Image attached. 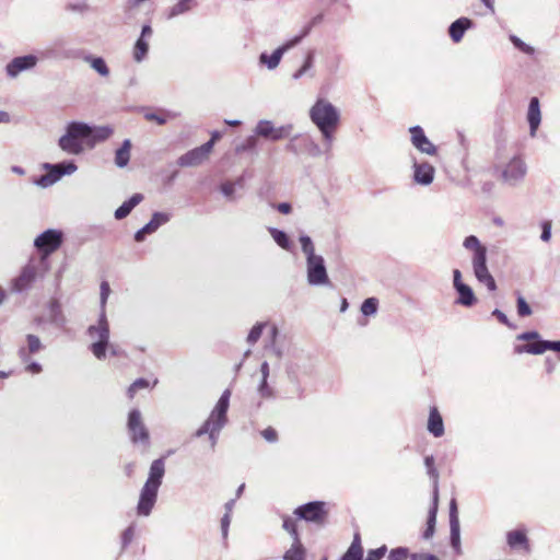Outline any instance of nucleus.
<instances>
[{
    "mask_svg": "<svg viewBox=\"0 0 560 560\" xmlns=\"http://www.w3.org/2000/svg\"><path fill=\"white\" fill-rule=\"evenodd\" d=\"M213 145H214V142L213 140H208L206 143H203L202 145L200 147H197L199 152L201 153L202 158L205 160L208 159L209 154L211 153L212 149H213Z\"/></svg>",
    "mask_w": 560,
    "mask_h": 560,
    "instance_id": "60",
    "label": "nucleus"
},
{
    "mask_svg": "<svg viewBox=\"0 0 560 560\" xmlns=\"http://www.w3.org/2000/svg\"><path fill=\"white\" fill-rule=\"evenodd\" d=\"M282 57V54L277 48L273 50L271 55H268L267 52H261L259 55V62L261 65H265L269 70H273L279 66Z\"/></svg>",
    "mask_w": 560,
    "mask_h": 560,
    "instance_id": "35",
    "label": "nucleus"
},
{
    "mask_svg": "<svg viewBox=\"0 0 560 560\" xmlns=\"http://www.w3.org/2000/svg\"><path fill=\"white\" fill-rule=\"evenodd\" d=\"M305 549L300 540L293 541L292 546L283 555V560H304Z\"/></svg>",
    "mask_w": 560,
    "mask_h": 560,
    "instance_id": "38",
    "label": "nucleus"
},
{
    "mask_svg": "<svg viewBox=\"0 0 560 560\" xmlns=\"http://www.w3.org/2000/svg\"><path fill=\"white\" fill-rule=\"evenodd\" d=\"M144 118L149 121H155L158 125H164L166 122V118L156 113H147Z\"/></svg>",
    "mask_w": 560,
    "mask_h": 560,
    "instance_id": "63",
    "label": "nucleus"
},
{
    "mask_svg": "<svg viewBox=\"0 0 560 560\" xmlns=\"http://www.w3.org/2000/svg\"><path fill=\"white\" fill-rule=\"evenodd\" d=\"M438 502H439V493H438V490L435 489L433 491L432 506L429 510L428 520H427V525H429V526L435 527L436 513H438Z\"/></svg>",
    "mask_w": 560,
    "mask_h": 560,
    "instance_id": "44",
    "label": "nucleus"
},
{
    "mask_svg": "<svg viewBox=\"0 0 560 560\" xmlns=\"http://www.w3.org/2000/svg\"><path fill=\"white\" fill-rule=\"evenodd\" d=\"M428 431L435 438H440L444 434L443 419L435 407L430 409Z\"/></svg>",
    "mask_w": 560,
    "mask_h": 560,
    "instance_id": "25",
    "label": "nucleus"
},
{
    "mask_svg": "<svg viewBox=\"0 0 560 560\" xmlns=\"http://www.w3.org/2000/svg\"><path fill=\"white\" fill-rule=\"evenodd\" d=\"M411 560H439L436 556L432 553H412Z\"/></svg>",
    "mask_w": 560,
    "mask_h": 560,
    "instance_id": "64",
    "label": "nucleus"
},
{
    "mask_svg": "<svg viewBox=\"0 0 560 560\" xmlns=\"http://www.w3.org/2000/svg\"><path fill=\"white\" fill-rule=\"evenodd\" d=\"M363 559V548L361 546V537L359 533H355L353 536V540L345 552V555L340 558V560H362Z\"/></svg>",
    "mask_w": 560,
    "mask_h": 560,
    "instance_id": "30",
    "label": "nucleus"
},
{
    "mask_svg": "<svg viewBox=\"0 0 560 560\" xmlns=\"http://www.w3.org/2000/svg\"><path fill=\"white\" fill-rule=\"evenodd\" d=\"M300 138H302V135H296L294 137H292L289 141V143L287 144V150L294 153V154H300L302 153V147H301V143H300Z\"/></svg>",
    "mask_w": 560,
    "mask_h": 560,
    "instance_id": "53",
    "label": "nucleus"
},
{
    "mask_svg": "<svg viewBox=\"0 0 560 560\" xmlns=\"http://www.w3.org/2000/svg\"><path fill=\"white\" fill-rule=\"evenodd\" d=\"M300 143L302 147V153H307L310 156L317 158L323 153H327L325 149L322 150L319 144H317L308 135H302V138H300Z\"/></svg>",
    "mask_w": 560,
    "mask_h": 560,
    "instance_id": "29",
    "label": "nucleus"
},
{
    "mask_svg": "<svg viewBox=\"0 0 560 560\" xmlns=\"http://www.w3.org/2000/svg\"><path fill=\"white\" fill-rule=\"evenodd\" d=\"M261 435H262V438H264L267 442H270V443H275V442H277V440H278V433H277V431H276L273 428H271V427H269V428H267V429L262 430V431H261Z\"/></svg>",
    "mask_w": 560,
    "mask_h": 560,
    "instance_id": "59",
    "label": "nucleus"
},
{
    "mask_svg": "<svg viewBox=\"0 0 560 560\" xmlns=\"http://www.w3.org/2000/svg\"><path fill=\"white\" fill-rule=\"evenodd\" d=\"M222 195L229 199H232L235 192V184L232 182H225L220 186Z\"/></svg>",
    "mask_w": 560,
    "mask_h": 560,
    "instance_id": "56",
    "label": "nucleus"
},
{
    "mask_svg": "<svg viewBox=\"0 0 560 560\" xmlns=\"http://www.w3.org/2000/svg\"><path fill=\"white\" fill-rule=\"evenodd\" d=\"M408 557V549L398 547L389 552L388 560H406Z\"/></svg>",
    "mask_w": 560,
    "mask_h": 560,
    "instance_id": "54",
    "label": "nucleus"
},
{
    "mask_svg": "<svg viewBox=\"0 0 560 560\" xmlns=\"http://www.w3.org/2000/svg\"><path fill=\"white\" fill-rule=\"evenodd\" d=\"M299 242L301 244V249H302L303 254L305 255V261L318 256L315 253L314 243L308 235H306V234L300 235Z\"/></svg>",
    "mask_w": 560,
    "mask_h": 560,
    "instance_id": "36",
    "label": "nucleus"
},
{
    "mask_svg": "<svg viewBox=\"0 0 560 560\" xmlns=\"http://www.w3.org/2000/svg\"><path fill=\"white\" fill-rule=\"evenodd\" d=\"M89 124L83 121H70L66 126V132L58 140L59 148L72 155L81 154L85 147L89 148Z\"/></svg>",
    "mask_w": 560,
    "mask_h": 560,
    "instance_id": "5",
    "label": "nucleus"
},
{
    "mask_svg": "<svg viewBox=\"0 0 560 560\" xmlns=\"http://www.w3.org/2000/svg\"><path fill=\"white\" fill-rule=\"evenodd\" d=\"M164 474V458H158L153 460L150 466L148 479L140 491V497L137 504L138 515L149 516L151 514L158 500V492L162 485Z\"/></svg>",
    "mask_w": 560,
    "mask_h": 560,
    "instance_id": "2",
    "label": "nucleus"
},
{
    "mask_svg": "<svg viewBox=\"0 0 560 560\" xmlns=\"http://www.w3.org/2000/svg\"><path fill=\"white\" fill-rule=\"evenodd\" d=\"M306 280L311 287H332L329 279L325 259L322 255L305 261Z\"/></svg>",
    "mask_w": 560,
    "mask_h": 560,
    "instance_id": "8",
    "label": "nucleus"
},
{
    "mask_svg": "<svg viewBox=\"0 0 560 560\" xmlns=\"http://www.w3.org/2000/svg\"><path fill=\"white\" fill-rule=\"evenodd\" d=\"M386 552H387V547L385 545H383L376 549H371V550H369L365 560H382L383 557L386 555Z\"/></svg>",
    "mask_w": 560,
    "mask_h": 560,
    "instance_id": "51",
    "label": "nucleus"
},
{
    "mask_svg": "<svg viewBox=\"0 0 560 560\" xmlns=\"http://www.w3.org/2000/svg\"><path fill=\"white\" fill-rule=\"evenodd\" d=\"M282 527L284 530H287L291 535V537L293 538V541L300 540L294 520H292L289 516L284 517Z\"/></svg>",
    "mask_w": 560,
    "mask_h": 560,
    "instance_id": "49",
    "label": "nucleus"
},
{
    "mask_svg": "<svg viewBox=\"0 0 560 560\" xmlns=\"http://www.w3.org/2000/svg\"><path fill=\"white\" fill-rule=\"evenodd\" d=\"M47 320L56 327H63L67 323L61 305L56 299L48 304Z\"/></svg>",
    "mask_w": 560,
    "mask_h": 560,
    "instance_id": "23",
    "label": "nucleus"
},
{
    "mask_svg": "<svg viewBox=\"0 0 560 560\" xmlns=\"http://www.w3.org/2000/svg\"><path fill=\"white\" fill-rule=\"evenodd\" d=\"M127 427L132 443L149 444V432L142 421L141 412L138 409H132L129 412Z\"/></svg>",
    "mask_w": 560,
    "mask_h": 560,
    "instance_id": "14",
    "label": "nucleus"
},
{
    "mask_svg": "<svg viewBox=\"0 0 560 560\" xmlns=\"http://www.w3.org/2000/svg\"><path fill=\"white\" fill-rule=\"evenodd\" d=\"M257 147V139L255 136L247 137L241 144L236 147V152L242 153L246 151H254Z\"/></svg>",
    "mask_w": 560,
    "mask_h": 560,
    "instance_id": "48",
    "label": "nucleus"
},
{
    "mask_svg": "<svg viewBox=\"0 0 560 560\" xmlns=\"http://www.w3.org/2000/svg\"><path fill=\"white\" fill-rule=\"evenodd\" d=\"M508 544L511 548H516L518 546L527 547V537L526 534L522 530H511L506 535Z\"/></svg>",
    "mask_w": 560,
    "mask_h": 560,
    "instance_id": "39",
    "label": "nucleus"
},
{
    "mask_svg": "<svg viewBox=\"0 0 560 560\" xmlns=\"http://www.w3.org/2000/svg\"><path fill=\"white\" fill-rule=\"evenodd\" d=\"M310 118L322 133L325 151L329 152L340 121L339 110L329 101L318 98L310 109Z\"/></svg>",
    "mask_w": 560,
    "mask_h": 560,
    "instance_id": "1",
    "label": "nucleus"
},
{
    "mask_svg": "<svg viewBox=\"0 0 560 560\" xmlns=\"http://www.w3.org/2000/svg\"><path fill=\"white\" fill-rule=\"evenodd\" d=\"M149 43L147 39L138 38L133 46L132 57L136 62H142L148 55Z\"/></svg>",
    "mask_w": 560,
    "mask_h": 560,
    "instance_id": "37",
    "label": "nucleus"
},
{
    "mask_svg": "<svg viewBox=\"0 0 560 560\" xmlns=\"http://www.w3.org/2000/svg\"><path fill=\"white\" fill-rule=\"evenodd\" d=\"M133 537H135V526L130 525L124 530V533L121 535L122 549H125L132 541Z\"/></svg>",
    "mask_w": 560,
    "mask_h": 560,
    "instance_id": "55",
    "label": "nucleus"
},
{
    "mask_svg": "<svg viewBox=\"0 0 560 560\" xmlns=\"http://www.w3.org/2000/svg\"><path fill=\"white\" fill-rule=\"evenodd\" d=\"M453 285L458 294L457 304L470 307L476 303L477 299L472 289L462 281V272L458 269L453 270Z\"/></svg>",
    "mask_w": 560,
    "mask_h": 560,
    "instance_id": "16",
    "label": "nucleus"
},
{
    "mask_svg": "<svg viewBox=\"0 0 560 560\" xmlns=\"http://www.w3.org/2000/svg\"><path fill=\"white\" fill-rule=\"evenodd\" d=\"M517 314L525 317L532 314V308L523 296L517 298Z\"/></svg>",
    "mask_w": 560,
    "mask_h": 560,
    "instance_id": "52",
    "label": "nucleus"
},
{
    "mask_svg": "<svg viewBox=\"0 0 560 560\" xmlns=\"http://www.w3.org/2000/svg\"><path fill=\"white\" fill-rule=\"evenodd\" d=\"M311 31H312V25H305L299 35H296L293 38L283 43L281 46L278 47V50L283 56L287 51H289L290 49H292L293 47L299 45L301 43V40L310 34Z\"/></svg>",
    "mask_w": 560,
    "mask_h": 560,
    "instance_id": "33",
    "label": "nucleus"
},
{
    "mask_svg": "<svg viewBox=\"0 0 560 560\" xmlns=\"http://www.w3.org/2000/svg\"><path fill=\"white\" fill-rule=\"evenodd\" d=\"M450 524H459L457 503L455 499L450 502Z\"/></svg>",
    "mask_w": 560,
    "mask_h": 560,
    "instance_id": "58",
    "label": "nucleus"
},
{
    "mask_svg": "<svg viewBox=\"0 0 560 560\" xmlns=\"http://www.w3.org/2000/svg\"><path fill=\"white\" fill-rule=\"evenodd\" d=\"M294 515L306 522L322 524L327 516L325 502L313 501L302 504L294 510Z\"/></svg>",
    "mask_w": 560,
    "mask_h": 560,
    "instance_id": "13",
    "label": "nucleus"
},
{
    "mask_svg": "<svg viewBox=\"0 0 560 560\" xmlns=\"http://www.w3.org/2000/svg\"><path fill=\"white\" fill-rule=\"evenodd\" d=\"M463 246L472 252L471 265L476 279L485 284L489 291H494L497 284L487 266V247L475 235L465 237Z\"/></svg>",
    "mask_w": 560,
    "mask_h": 560,
    "instance_id": "4",
    "label": "nucleus"
},
{
    "mask_svg": "<svg viewBox=\"0 0 560 560\" xmlns=\"http://www.w3.org/2000/svg\"><path fill=\"white\" fill-rule=\"evenodd\" d=\"M230 397L231 390L225 389L214 408L210 412L208 419L203 422V424L196 431L195 436L200 438L205 434H208L211 448L214 450L219 434L221 430L228 423V410L230 406Z\"/></svg>",
    "mask_w": 560,
    "mask_h": 560,
    "instance_id": "3",
    "label": "nucleus"
},
{
    "mask_svg": "<svg viewBox=\"0 0 560 560\" xmlns=\"http://www.w3.org/2000/svg\"><path fill=\"white\" fill-rule=\"evenodd\" d=\"M258 390H259V394L265 398L272 397V389L268 386L267 380H261Z\"/></svg>",
    "mask_w": 560,
    "mask_h": 560,
    "instance_id": "62",
    "label": "nucleus"
},
{
    "mask_svg": "<svg viewBox=\"0 0 560 560\" xmlns=\"http://www.w3.org/2000/svg\"><path fill=\"white\" fill-rule=\"evenodd\" d=\"M265 329H268L265 350H275L276 340L279 335V329L275 324H269L267 322L256 323L249 330L246 341L249 346H254L259 340Z\"/></svg>",
    "mask_w": 560,
    "mask_h": 560,
    "instance_id": "11",
    "label": "nucleus"
},
{
    "mask_svg": "<svg viewBox=\"0 0 560 560\" xmlns=\"http://www.w3.org/2000/svg\"><path fill=\"white\" fill-rule=\"evenodd\" d=\"M110 294V287L107 281H102L100 285V312H106L107 300Z\"/></svg>",
    "mask_w": 560,
    "mask_h": 560,
    "instance_id": "43",
    "label": "nucleus"
},
{
    "mask_svg": "<svg viewBox=\"0 0 560 560\" xmlns=\"http://www.w3.org/2000/svg\"><path fill=\"white\" fill-rule=\"evenodd\" d=\"M378 308V300L376 298H368L361 305V313L364 316H372L376 314Z\"/></svg>",
    "mask_w": 560,
    "mask_h": 560,
    "instance_id": "42",
    "label": "nucleus"
},
{
    "mask_svg": "<svg viewBox=\"0 0 560 560\" xmlns=\"http://www.w3.org/2000/svg\"><path fill=\"white\" fill-rule=\"evenodd\" d=\"M412 145L422 153L428 155L436 154V147L428 139L420 126L409 128Z\"/></svg>",
    "mask_w": 560,
    "mask_h": 560,
    "instance_id": "18",
    "label": "nucleus"
},
{
    "mask_svg": "<svg viewBox=\"0 0 560 560\" xmlns=\"http://www.w3.org/2000/svg\"><path fill=\"white\" fill-rule=\"evenodd\" d=\"M206 160L202 158L198 148H195L192 150H189L185 154L180 155L177 159V164L180 167H192V166H198V165L202 164Z\"/></svg>",
    "mask_w": 560,
    "mask_h": 560,
    "instance_id": "27",
    "label": "nucleus"
},
{
    "mask_svg": "<svg viewBox=\"0 0 560 560\" xmlns=\"http://www.w3.org/2000/svg\"><path fill=\"white\" fill-rule=\"evenodd\" d=\"M44 168L48 171V173L45 174V176L48 178V183L50 185H54L55 183H57L60 179V176L56 168H54V167H44Z\"/></svg>",
    "mask_w": 560,
    "mask_h": 560,
    "instance_id": "61",
    "label": "nucleus"
},
{
    "mask_svg": "<svg viewBox=\"0 0 560 560\" xmlns=\"http://www.w3.org/2000/svg\"><path fill=\"white\" fill-rule=\"evenodd\" d=\"M63 242V233L60 230L48 229L42 232L34 240V246L39 252L38 258H45L47 264L49 262V255L56 252Z\"/></svg>",
    "mask_w": 560,
    "mask_h": 560,
    "instance_id": "7",
    "label": "nucleus"
},
{
    "mask_svg": "<svg viewBox=\"0 0 560 560\" xmlns=\"http://www.w3.org/2000/svg\"><path fill=\"white\" fill-rule=\"evenodd\" d=\"M44 167H54V168H56L58 174H59V176H60V178L63 175H71V174H73L78 170V166H77V164L73 161L61 162V163H57V164L45 163Z\"/></svg>",
    "mask_w": 560,
    "mask_h": 560,
    "instance_id": "40",
    "label": "nucleus"
},
{
    "mask_svg": "<svg viewBox=\"0 0 560 560\" xmlns=\"http://www.w3.org/2000/svg\"><path fill=\"white\" fill-rule=\"evenodd\" d=\"M527 166L524 160L516 155L513 156L502 168L501 178L509 186H516L525 178Z\"/></svg>",
    "mask_w": 560,
    "mask_h": 560,
    "instance_id": "10",
    "label": "nucleus"
},
{
    "mask_svg": "<svg viewBox=\"0 0 560 560\" xmlns=\"http://www.w3.org/2000/svg\"><path fill=\"white\" fill-rule=\"evenodd\" d=\"M143 200L142 194H133L128 200L124 201L119 206L114 215L116 220H122L130 214L135 207H137Z\"/></svg>",
    "mask_w": 560,
    "mask_h": 560,
    "instance_id": "24",
    "label": "nucleus"
},
{
    "mask_svg": "<svg viewBox=\"0 0 560 560\" xmlns=\"http://www.w3.org/2000/svg\"><path fill=\"white\" fill-rule=\"evenodd\" d=\"M268 232L278 246L285 250L291 249V241L284 231L279 230L277 228H268Z\"/></svg>",
    "mask_w": 560,
    "mask_h": 560,
    "instance_id": "34",
    "label": "nucleus"
},
{
    "mask_svg": "<svg viewBox=\"0 0 560 560\" xmlns=\"http://www.w3.org/2000/svg\"><path fill=\"white\" fill-rule=\"evenodd\" d=\"M550 238H551V222L550 221H542L541 222L540 240L542 242H549Z\"/></svg>",
    "mask_w": 560,
    "mask_h": 560,
    "instance_id": "57",
    "label": "nucleus"
},
{
    "mask_svg": "<svg viewBox=\"0 0 560 560\" xmlns=\"http://www.w3.org/2000/svg\"><path fill=\"white\" fill-rule=\"evenodd\" d=\"M83 61L90 65V67L103 78H107L110 73L109 68L103 57L94 56L91 54L82 57Z\"/></svg>",
    "mask_w": 560,
    "mask_h": 560,
    "instance_id": "26",
    "label": "nucleus"
},
{
    "mask_svg": "<svg viewBox=\"0 0 560 560\" xmlns=\"http://www.w3.org/2000/svg\"><path fill=\"white\" fill-rule=\"evenodd\" d=\"M517 340L528 341V343L518 346L514 350H560V340H544L535 330L525 331L518 335Z\"/></svg>",
    "mask_w": 560,
    "mask_h": 560,
    "instance_id": "12",
    "label": "nucleus"
},
{
    "mask_svg": "<svg viewBox=\"0 0 560 560\" xmlns=\"http://www.w3.org/2000/svg\"><path fill=\"white\" fill-rule=\"evenodd\" d=\"M150 386V383L148 380L145 378H138L128 388V396L129 398H133V396L136 395V393L139 390V389H143V388H148Z\"/></svg>",
    "mask_w": 560,
    "mask_h": 560,
    "instance_id": "50",
    "label": "nucleus"
},
{
    "mask_svg": "<svg viewBox=\"0 0 560 560\" xmlns=\"http://www.w3.org/2000/svg\"><path fill=\"white\" fill-rule=\"evenodd\" d=\"M131 141L125 139L121 145L115 152V164L119 168H124L130 161Z\"/></svg>",
    "mask_w": 560,
    "mask_h": 560,
    "instance_id": "28",
    "label": "nucleus"
},
{
    "mask_svg": "<svg viewBox=\"0 0 560 560\" xmlns=\"http://www.w3.org/2000/svg\"><path fill=\"white\" fill-rule=\"evenodd\" d=\"M50 269V264L45 261V258H32L22 268L20 275L11 282V290L14 293H22L28 290L32 284L39 279H43Z\"/></svg>",
    "mask_w": 560,
    "mask_h": 560,
    "instance_id": "6",
    "label": "nucleus"
},
{
    "mask_svg": "<svg viewBox=\"0 0 560 560\" xmlns=\"http://www.w3.org/2000/svg\"><path fill=\"white\" fill-rule=\"evenodd\" d=\"M451 545L457 553L460 552V525L450 524Z\"/></svg>",
    "mask_w": 560,
    "mask_h": 560,
    "instance_id": "41",
    "label": "nucleus"
},
{
    "mask_svg": "<svg viewBox=\"0 0 560 560\" xmlns=\"http://www.w3.org/2000/svg\"><path fill=\"white\" fill-rule=\"evenodd\" d=\"M312 67H313V52L311 51L307 54L303 66L292 74V78L294 80L301 79Z\"/></svg>",
    "mask_w": 560,
    "mask_h": 560,
    "instance_id": "45",
    "label": "nucleus"
},
{
    "mask_svg": "<svg viewBox=\"0 0 560 560\" xmlns=\"http://www.w3.org/2000/svg\"><path fill=\"white\" fill-rule=\"evenodd\" d=\"M292 130L293 126L290 124L275 127L270 120H260L255 128V133L271 141H279L288 138Z\"/></svg>",
    "mask_w": 560,
    "mask_h": 560,
    "instance_id": "15",
    "label": "nucleus"
},
{
    "mask_svg": "<svg viewBox=\"0 0 560 560\" xmlns=\"http://www.w3.org/2000/svg\"><path fill=\"white\" fill-rule=\"evenodd\" d=\"M526 118L529 125V135L534 138L541 122V110L538 97L534 96L529 100Z\"/></svg>",
    "mask_w": 560,
    "mask_h": 560,
    "instance_id": "19",
    "label": "nucleus"
},
{
    "mask_svg": "<svg viewBox=\"0 0 560 560\" xmlns=\"http://www.w3.org/2000/svg\"><path fill=\"white\" fill-rule=\"evenodd\" d=\"M38 63V57L28 54L24 56L14 57L5 67L7 75L16 78L21 72L32 70Z\"/></svg>",
    "mask_w": 560,
    "mask_h": 560,
    "instance_id": "17",
    "label": "nucleus"
},
{
    "mask_svg": "<svg viewBox=\"0 0 560 560\" xmlns=\"http://www.w3.org/2000/svg\"><path fill=\"white\" fill-rule=\"evenodd\" d=\"M424 465H425V467H427L428 475L433 479L434 490H435V489L438 490L439 472H438V470L434 468V458H433V456H427V457L424 458Z\"/></svg>",
    "mask_w": 560,
    "mask_h": 560,
    "instance_id": "46",
    "label": "nucleus"
},
{
    "mask_svg": "<svg viewBox=\"0 0 560 560\" xmlns=\"http://www.w3.org/2000/svg\"><path fill=\"white\" fill-rule=\"evenodd\" d=\"M474 27V22L465 16L455 20L448 27V34L454 43H459L466 31Z\"/></svg>",
    "mask_w": 560,
    "mask_h": 560,
    "instance_id": "21",
    "label": "nucleus"
},
{
    "mask_svg": "<svg viewBox=\"0 0 560 560\" xmlns=\"http://www.w3.org/2000/svg\"><path fill=\"white\" fill-rule=\"evenodd\" d=\"M197 4L196 0H176V3L168 10L167 18L173 19L191 11Z\"/></svg>",
    "mask_w": 560,
    "mask_h": 560,
    "instance_id": "31",
    "label": "nucleus"
},
{
    "mask_svg": "<svg viewBox=\"0 0 560 560\" xmlns=\"http://www.w3.org/2000/svg\"><path fill=\"white\" fill-rule=\"evenodd\" d=\"M510 40L512 42V44L517 48L520 49L522 52L524 54H527V55H533L535 52V49L534 47H532L530 45L526 44L525 42H523L520 37H517L516 35H510Z\"/></svg>",
    "mask_w": 560,
    "mask_h": 560,
    "instance_id": "47",
    "label": "nucleus"
},
{
    "mask_svg": "<svg viewBox=\"0 0 560 560\" xmlns=\"http://www.w3.org/2000/svg\"><path fill=\"white\" fill-rule=\"evenodd\" d=\"M114 130L109 126H91L89 125V149L94 148L97 143L106 141Z\"/></svg>",
    "mask_w": 560,
    "mask_h": 560,
    "instance_id": "22",
    "label": "nucleus"
},
{
    "mask_svg": "<svg viewBox=\"0 0 560 560\" xmlns=\"http://www.w3.org/2000/svg\"><path fill=\"white\" fill-rule=\"evenodd\" d=\"M171 220V214L167 212H154L151 217V220L144 224V231H148L149 234H152L159 230L160 226L166 224Z\"/></svg>",
    "mask_w": 560,
    "mask_h": 560,
    "instance_id": "32",
    "label": "nucleus"
},
{
    "mask_svg": "<svg viewBox=\"0 0 560 560\" xmlns=\"http://www.w3.org/2000/svg\"><path fill=\"white\" fill-rule=\"evenodd\" d=\"M434 167L428 162H413V180L422 186L430 185L434 179Z\"/></svg>",
    "mask_w": 560,
    "mask_h": 560,
    "instance_id": "20",
    "label": "nucleus"
},
{
    "mask_svg": "<svg viewBox=\"0 0 560 560\" xmlns=\"http://www.w3.org/2000/svg\"><path fill=\"white\" fill-rule=\"evenodd\" d=\"M88 335L92 340L90 350H106L109 343V325L106 312H100L97 324L89 327Z\"/></svg>",
    "mask_w": 560,
    "mask_h": 560,
    "instance_id": "9",
    "label": "nucleus"
}]
</instances>
